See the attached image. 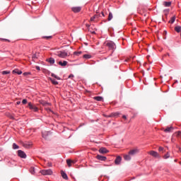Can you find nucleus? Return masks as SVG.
Segmentation results:
<instances>
[{
	"label": "nucleus",
	"mask_w": 181,
	"mask_h": 181,
	"mask_svg": "<svg viewBox=\"0 0 181 181\" xmlns=\"http://www.w3.org/2000/svg\"><path fill=\"white\" fill-rule=\"evenodd\" d=\"M105 45L109 48L110 50H115V49H117L115 43H114L112 41H106Z\"/></svg>",
	"instance_id": "nucleus-1"
},
{
	"label": "nucleus",
	"mask_w": 181,
	"mask_h": 181,
	"mask_svg": "<svg viewBox=\"0 0 181 181\" xmlns=\"http://www.w3.org/2000/svg\"><path fill=\"white\" fill-rule=\"evenodd\" d=\"M67 52L65 51H59L57 54V56L61 57V59H65V57H67Z\"/></svg>",
	"instance_id": "nucleus-2"
},
{
	"label": "nucleus",
	"mask_w": 181,
	"mask_h": 181,
	"mask_svg": "<svg viewBox=\"0 0 181 181\" xmlns=\"http://www.w3.org/2000/svg\"><path fill=\"white\" fill-rule=\"evenodd\" d=\"M40 173L43 175L44 176H46L47 175H53V171L50 169L49 170H42L40 171Z\"/></svg>",
	"instance_id": "nucleus-3"
},
{
	"label": "nucleus",
	"mask_w": 181,
	"mask_h": 181,
	"mask_svg": "<svg viewBox=\"0 0 181 181\" xmlns=\"http://www.w3.org/2000/svg\"><path fill=\"white\" fill-rule=\"evenodd\" d=\"M28 107L30 108V110H33L35 112H37V111H38L39 110L36 106L33 105L32 103H28Z\"/></svg>",
	"instance_id": "nucleus-4"
},
{
	"label": "nucleus",
	"mask_w": 181,
	"mask_h": 181,
	"mask_svg": "<svg viewBox=\"0 0 181 181\" xmlns=\"http://www.w3.org/2000/svg\"><path fill=\"white\" fill-rule=\"evenodd\" d=\"M18 156H20V158H23L24 159H25V158H26V153H25V152H23V151L18 150Z\"/></svg>",
	"instance_id": "nucleus-5"
},
{
	"label": "nucleus",
	"mask_w": 181,
	"mask_h": 181,
	"mask_svg": "<svg viewBox=\"0 0 181 181\" xmlns=\"http://www.w3.org/2000/svg\"><path fill=\"white\" fill-rule=\"evenodd\" d=\"M71 11L72 12H74V13H78V12H80L81 11V6L72 7Z\"/></svg>",
	"instance_id": "nucleus-6"
},
{
	"label": "nucleus",
	"mask_w": 181,
	"mask_h": 181,
	"mask_svg": "<svg viewBox=\"0 0 181 181\" xmlns=\"http://www.w3.org/2000/svg\"><path fill=\"white\" fill-rule=\"evenodd\" d=\"M139 152V150L135 148V149L131 150L129 152V155H130L131 156H134V155H136V153H138Z\"/></svg>",
	"instance_id": "nucleus-7"
},
{
	"label": "nucleus",
	"mask_w": 181,
	"mask_h": 181,
	"mask_svg": "<svg viewBox=\"0 0 181 181\" xmlns=\"http://www.w3.org/2000/svg\"><path fill=\"white\" fill-rule=\"evenodd\" d=\"M149 155H151V156H153L154 158H159V154L158 152L155 151H151L148 152Z\"/></svg>",
	"instance_id": "nucleus-8"
},
{
	"label": "nucleus",
	"mask_w": 181,
	"mask_h": 181,
	"mask_svg": "<svg viewBox=\"0 0 181 181\" xmlns=\"http://www.w3.org/2000/svg\"><path fill=\"white\" fill-rule=\"evenodd\" d=\"M122 160V158H121V156H118L116 158V159L115 160V165H120Z\"/></svg>",
	"instance_id": "nucleus-9"
},
{
	"label": "nucleus",
	"mask_w": 181,
	"mask_h": 181,
	"mask_svg": "<svg viewBox=\"0 0 181 181\" xmlns=\"http://www.w3.org/2000/svg\"><path fill=\"white\" fill-rule=\"evenodd\" d=\"M98 18H100V14H95L90 18V22H97V19H98Z\"/></svg>",
	"instance_id": "nucleus-10"
},
{
	"label": "nucleus",
	"mask_w": 181,
	"mask_h": 181,
	"mask_svg": "<svg viewBox=\"0 0 181 181\" xmlns=\"http://www.w3.org/2000/svg\"><path fill=\"white\" fill-rule=\"evenodd\" d=\"M96 159H98V160H102L103 162H105L107 160V157L98 155L96 156Z\"/></svg>",
	"instance_id": "nucleus-11"
},
{
	"label": "nucleus",
	"mask_w": 181,
	"mask_h": 181,
	"mask_svg": "<svg viewBox=\"0 0 181 181\" xmlns=\"http://www.w3.org/2000/svg\"><path fill=\"white\" fill-rule=\"evenodd\" d=\"M100 153H108V150L107 148L102 147L99 149Z\"/></svg>",
	"instance_id": "nucleus-12"
},
{
	"label": "nucleus",
	"mask_w": 181,
	"mask_h": 181,
	"mask_svg": "<svg viewBox=\"0 0 181 181\" xmlns=\"http://www.w3.org/2000/svg\"><path fill=\"white\" fill-rule=\"evenodd\" d=\"M61 175H62V177H63V179H65V180H67V179H69L67 174H66V173H64V171L61 172Z\"/></svg>",
	"instance_id": "nucleus-13"
},
{
	"label": "nucleus",
	"mask_w": 181,
	"mask_h": 181,
	"mask_svg": "<svg viewBox=\"0 0 181 181\" xmlns=\"http://www.w3.org/2000/svg\"><path fill=\"white\" fill-rule=\"evenodd\" d=\"M46 61L48 62V63H49V64H54V58H52V57L48 58V59H47Z\"/></svg>",
	"instance_id": "nucleus-14"
},
{
	"label": "nucleus",
	"mask_w": 181,
	"mask_h": 181,
	"mask_svg": "<svg viewBox=\"0 0 181 181\" xmlns=\"http://www.w3.org/2000/svg\"><path fill=\"white\" fill-rule=\"evenodd\" d=\"M58 64L59 66H62V67H65V66H67V62L64 61L63 62L62 61L59 62Z\"/></svg>",
	"instance_id": "nucleus-15"
},
{
	"label": "nucleus",
	"mask_w": 181,
	"mask_h": 181,
	"mask_svg": "<svg viewBox=\"0 0 181 181\" xmlns=\"http://www.w3.org/2000/svg\"><path fill=\"white\" fill-rule=\"evenodd\" d=\"M173 131V127H167L166 129H164V132H172Z\"/></svg>",
	"instance_id": "nucleus-16"
},
{
	"label": "nucleus",
	"mask_w": 181,
	"mask_h": 181,
	"mask_svg": "<svg viewBox=\"0 0 181 181\" xmlns=\"http://www.w3.org/2000/svg\"><path fill=\"white\" fill-rule=\"evenodd\" d=\"M124 160H131V155H129V154L124 155Z\"/></svg>",
	"instance_id": "nucleus-17"
},
{
	"label": "nucleus",
	"mask_w": 181,
	"mask_h": 181,
	"mask_svg": "<svg viewBox=\"0 0 181 181\" xmlns=\"http://www.w3.org/2000/svg\"><path fill=\"white\" fill-rule=\"evenodd\" d=\"M66 163L68 165V166L70 168V166H71V163H76V162H74V160H71L70 159L66 160Z\"/></svg>",
	"instance_id": "nucleus-18"
},
{
	"label": "nucleus",
	"mask_w": 181,
	"mask_h": 181,
	"mask_svg": "<svg viewBox=\"0 0 181 181\" xmlns=\"http://www.w3.org/2000/svg\"><path fill=\"white\" fill-rule=\"evenodd\" d=\"M113 18H114V16L112 15V13H111V11H110V12H109V14H108L107 21H112Z\"/></svg>",
	"instance_id": "nucleus-19"
},
{
	"label": "nucleus",
	"mask_w": 181,
	"mask_h": 181,
	"mask_svg": "<svg viewBox=\"0 0 181 181\" xmlns=\"http://www.w3.org/2000/svg\"><path fill=\"white\" fill-rule=\"evenodd\" d=\"M96 101H103V98L101 96H95L93 98Z\"/></svg>",
	"instance_id": "nucleus-20"
},
{
	"label": "nucleus",
	"mask_w": 181,
	"mask_h": 181,
	"mask_svg": "<svg viewBox=\"0 0 181 181\" xmlns=\"http://www.w3.org/2000/svg\"><path fill=\"white\" fill-rule=\"evenodd\" d=\"M22 74V71H19L18 69H14L13 71V74Z\"/></svg>",
	"instance_id": "nucleus-21"
},
{
	"label": "nucleus",
	"mask_w": 181,
	"mask_h": 181,
	"mask_svg": "<svg viewBox=\"0 0 181 181\" xmlns=\"http://www.w3.org/2000/svg\"><path fill=\"white\" fill-rule=\"evenodd\" d=\"M175 32H177V33H180V32H181V26H179V25L176 26V27L175 28Z\"/></svg>",
	"instance_id": "nucleus-22"
},
{
	"label": "nucleus",
	"mask_w": 181,
	"mask_h": 181,
	"mask_svg": "<svg viewBox=\"0 0 181 181\" xmlns=\"http://www.w3.org/2000/svg\"><path fill=\"white\" fill-rule=\"evenodd\" d=\"M50 81L54 84V86H57V84H59V82L54 79L50 78Z\"/></svg>",
	"instance_id": "nucleus-23"
},
{
	"label": "nucleus",
	"mask_w": 181,
	"mask_h": 181,
	"mask_svg": "<svg viewBox=\"0 0 181 181\" xmlns=\"http://www.w3.org/2000/svg\"><path fill=\"white\" fill-rule=\"evenodd\" d=\"M118 115H119V114L118 112H115V113H111L109 116V117H118Z\"/></svg>",
	"instance_id": "nucleus-24"
},
{
	"label": "nucleus",
	"mask_w": 181,
	"mask_h": 181,
	"mask_svg": "<svg viewBox=\"0 0 181 181\" xmlns=\"http://www.w3.org/2000/svg\"><path fill=\"white\" fill-rule=\"evenodd\" d=\"M30 173H31V175H35V167H31L30 168Z\"/></svg>",
	"instance_id": "nucleus-25"
},
{
	"label": "nucleus",
	"mask_w": 181,
	"mask_h": 181,
	"mask_svg": "<svg viewBox=\"0 0 181 181\" xmlns=\"http://www.w3.org/2000/svg\"><path fill=\"white\" fill-rule=\"evenodd\" d=\"M171 4L172 3H170V1H164L163 5L164 6L168 7V6H170Z\"/></svg>",
	"instance_id": "nucleus-26"
},
{
	"label": "nucleus",
	"mask_w": 181,
	"mask_h": 181,
	"mask_svg": "<svg viewBox=\"0 0 181 181\" xmlns=\"http://www.w3.org/2000/svg\"><path fill=\"white\" fill-rule=\"evenodd\" d=\"M175 21H176V17L173 16L171 18V19L169 21V23H174Z\"/></svg>",
	"instance_id": "nucleus-27"
},
{
	"label": "nucleus",
	"mask_w": 181,
	"mask_h": 181,
	"mask_svg": "<svg viewBox=\"0 0 181 181\" xmlns=\"http://www.w3.org/2000/svg\"><path fill=\"white\" fill-rule=\"evenodd\" d=\"M83 59H91V55L86 54L83 55Z\"/></svg>",
	"instance_id": "nucleus-28"
},
{
	"label": "nucleus",
	"mask_w": 181,
	"mask_h": 181,
	"mask_svg": "<svg viewBox=\"0 0 181 181\" xmlns=\"http://www.w3.org/2000/svg\"><path fill=\"white\" fill-rule=\"evenodd\" d=\"M168 158H170V154H169V153H167L163 156V159H168Z\"/></svg>",
	"instance_id": "nucleus-29"
},
{
	"label": "nucleus",
	"mask_w": 181,
	"mask_h": 181,
	"mask_svg": "<svg viewBox=\"0 0 181 181\" xmlns=\"http://www.w3.org/2000/svg\"><path fill=\"white\" fill-rule=\"evenodd\" d=\"M13 149H19V146H18L16 144H13Z\"/></svg>",
	"instance_id": "nucleus-30"
},
{
	"label": "nucleus",
	"mask_w": 181,
	"mask_h": 181,
	"mask_svg": "<svg viewBox=\"0 0 181 181\" xmlns=\"http://www.w3.org/2000/svg\"><path fill=\"white\" fill-rule=\"evenodd\" d=\"M10 73H11V71H3L2 72H1V74H3V75H6V74H10Z\"/></svg>",
	"instance_id": "nucleus-31"
},
{
	"label": "nucleus",
	"mask_w": 181,
	"mask_h": 181,
	"mask_svg": "<svg viewBox=\"0 0 181 181\" xmlns=\"http://www.w3.org/2000/svg\"><path fill=\"white\" fill-rule=\"evenodd\" d=\"M52 77H54V78H57V80H60V77L57 76L54 74H52Z\"/></svg>",
	"instance_id": "nucleus-32"
},
{
	"label": "nucleus",
	"mask_w": 181,
	"mask_h": 181,
	"mask_svg": "<svg viewBox=\"0 0 181 181\" xmlns=\"http://www.w3.org/2000/svg\"><path fill=\"white\" fill-rule=\"evenodd\" d=\"M74 54H75V56H80V54H81V52H74Z\"/></svg>",
	"instance_id": "nucleus-33"
},
{
	"label": "nucleus",
	"mask_w": 181,
	"mask_h": 181,
	"mask_svg": "<svg viewBox=\"0 0 181 181\" xmlns=\"http://www.w3.org/2000/svg\"><path fill=\"white\" fill-rule=\"evenodd\" d=\"M30 74H31L30 72H24L23 74V75L25 76H30Z\"/></svg>",
	"instance_id": "nucleus-34"
},
{
	"label": "nucleus",
	"mask_w": 181,
	"mask_h": 181,
	"mask_svg": "<svg viewBox=\"0 0 181 181\" xmlns=\"http://www.w3.org/2000/svg\"><path fill=\"white\" fill-rule=\"evenodd\" d=\"M52 36H45V37H42L43 39H47V40H49V39H52Z\"/></svg>",
	"instance_id": "nucleus-35"
},
{
	"label": "nucleus",
	"mask_w": 181,
	"mask_h": 181,
	"mask_svg": "<svg viewBox=\"0 0 181 181\" xmlns=\"http://www.w3.org/2000/svg\"><path fill=\"white\" fill-rule=\"evenodd\" d=\"M23 146H24V148H30V144H23Z\"/></svg>",
	"instance_id": "nucleus-36"
},
{
	"label": "nucleus",
	"mask_w": 181,
	"mask_h": 181,
	"mask_svg": "<svg viewBox=\"0 0 181 181\" xmlns=\"http://www.w3.org/2000/svg\"><path fill=\"white\" fill-rule=\"evenodd\" d=\"M28 103V100L23 99L22 101V104H27Z\"/></svg>",
	"instance_id": "nucleus-37"
},
{
	"label": "nucleus",
	"mask_w": 181,
	"mask_h": 181,
	"mask_svg": "<svg viewBox=\"0 0 181 181\" xmlns=\"http://www.w3.org/2000/svg\"><path fill=\"white\" fill-rule=\"evenodd\" d=\"M158 151L159 152H162V151H163V147H159Z\"/></svg>",
	"instance_id": "nucleus-38"
},
{
	"label": "nucleus",
	"mask_w": 181,
	"mask_h": 181,
	"mask_svg": "<svg viewBox=\"0 0 181 181\" xmlns=\"http://www.w3.org/2000/svg\"><path fill=\"white\" fill-rule=\"evenodd\" d=\"M101 14L103 17H105V16L107 15V13L102 12Z\"/></svg>",
	"instance_id": "nucleus-39"
},
{
	"label": "nucleus",
	"mask_w": 181,
	"mask_h": 181,
	"mask_svg": "<svg viewBox=\"0 0 181 181\" xmlns=\"http://www.w3.org/2000/svg\"><path fill=\"white\" fill-rule=\"evenodd\" d=\"M33 59H37V57L36 56V54H34L33 55Z\"/></svg>",
	"instance_id": "nucleus-40"
},
{
	"label": "nucleus",
	"mask_w": 181,
	"mask_h": 181,
	"mask_svg": "<svg viewBox=\"0 0 181 181\" xmlns=\"http://www.w3.org/2000/svg\"><path fill=\"white\" fill-rule=\"evenodd\" d=\"M177 136H181V132H178L177 133Z\"/></svg>",
	"instance_id": "nucleus-41"
},
{
	"label": "nucleus",
	"mask_w": 181,
	"mask_h": 181,
	"mask_svg": "<svg viewBox=\"0 0 181 181\" xmlns=\"http://www.w3.org/2000/svg\"><path fill=\"white\" fill-rule=\"evenodd\" d=\"M71 77H74V75L71 74V75L69 76V78H71Z\"/></svg>",
	"instance_id": "nucleus-42"
},
{
	"label": "nucleus",
	"mask_w": 181,
	"mask_h": 181,
	"mask_svg": "<svg viewBox=\"0 0 181 181\" xmlns=\"http://www.w3.org/2000/svg\"><path fill=\"white\" fill-rule=\"evenodd\" d=\"M35 69H36L37 70H40V66H36Z\"/></svg>",
	"instance_id": "nucleus-43"
},
{
	"label": "nucleus",
	"mask_w": 181,
	"mask_h": 181,
	"mask_svg": "<svg viewBox=\"0 0 181 181\" xmlns=\"http://www.w3.org/2000/svg\"><path fill=\"white\" fill-rule=\"evenodd\" d=\"M122 118H124V119H127V116L123 115V116H122Z\"/></svg>",
	"instance_id": "nucleus-44"
},
{
	"label": "nucleus",
	"mask_w": 181,
	"mask_h": 181,
	"mask_svg": "<svg viewBox=\"0 0 181 181\" xmlns=\"http://www.w3.org/2000/svg\"><path fill=\"white\" fill-rule=\"evenodd\" d=\"M16 104H17V105H19V104H21V101H18V102L16 103Z\"/></svg>",
	"instance_id": "nucleus-45"
},
{
	"label": "nucleus",
	"mask_w": 181,
	"mask_h": 181,
	"mask_svg": "<svg viewBox=\"0 0 181 181\" xmlns=\"http://www.w3.org/2000/svg\"><path fill=\"white\" fill-rule=\"evenodd\" d=\"M87 28H90V25L87 24L86 25Z\"/></svg>",
	"instance_id": "nucleus-46"
},
{
	"label": "nucleus",
	"mask_w": 181,
	"mask_h": 181,
	"mask_svg": "<svg viewBox=\"0 0 181 181\" xmlns=\"http://www.w3.org/2000/svg\"><path fill=\"white\" fill-rule=\"evenodd\" d=\"M3 40H6V41H7V42H9L8 40H5V39H3Z\"/></svg>",
	"instance_id": "nucleus-47"
},
{
	"label": "nucleus",
	"mask_w": 181,
	"mask_h": 181,
	"mask_svg": "<svg viewBox=\"0 0 181 181\" xmlns=\"http://www.w3.org/2000/svg\"><path fill=\"white\" fill-rule=\"evenodd\" d=\"M174 162H177V160H175Z\"/></svg>",
	"instance_id": "nucleus-48"
},
{
	"label": "nucleus",
	"mask_w": 181,
	"mask_h": 181,
	"mask_svg": "<svg viewBox=\"0 0 181 181\" xmlns=\"http://www.w3.org/2000/svg\"><path fill=\"white\" fill-rule=\"evenodd\" d=\"M42 136H43V138H46V137L45 136V135H42Z\"/></svg>",
	"instance_id": "nucleus-49"
},
{
	"label": "nucleus",
	"mask_w": 181,
	"mask_h": 181,
	"mask_svg": "<svg viewBox=\"0 0 181 181\" xmlns=\"http://www.w3.org/2000/svg\"><path fill=\"white\" fill-rule=\"evenodd\" d=\"M92 33H95V32L93 31Z\"/></svg>",
	"instance_id": "nucleus-50"
},
{
	"label": "nucleus",
	"mask_w": 181,
	"mask_h": 181,
	"mask_svg": "<svg viewBox=\"0 0 181 181\" xmlns=\"http://www.w3.org/2000/svg\"><path fill=\"white\" fill-rule=\"evenodd\" d=\"M179 163H180V165H181V162H180Z\"/></svg>",
	"instance_id": "nucleus-51"
},
{
	"label": "nucleus",
	"mask_w": 181,
	"mask_h": 181,
	"mask_svg": "<svg viewBox=\"0 0 181 181\" xmlns=\"http://www.w3.org/2000/svg\"><path fill=\"white\" fill-rule=\"evenodd\" d=\"M168 56H169V54H168Z\"/></svg>",
	"instance_id": "nucleus-52"
}]
</instances>
